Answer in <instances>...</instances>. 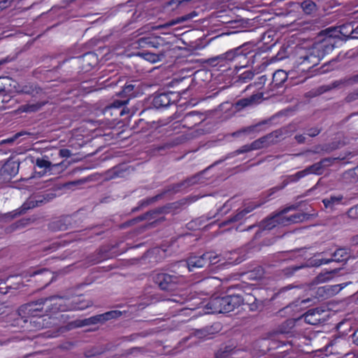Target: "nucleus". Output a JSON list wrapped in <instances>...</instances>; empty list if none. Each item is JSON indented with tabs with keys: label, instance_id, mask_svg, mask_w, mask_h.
<instances>
[{
	"label": "nucleus",
	"instance_id": "nucleus-1",
	"mask_svg": "<svg viewBox=\"0 0 358 358\" xmlns=\"http://www.w3.org/2000/svg\"><path fill=\"white\" fill-rule=\"evenodd\" d=\"M257 299L252 294L244 299L241 294L224 296H212L205 306L210 313H227L234 310L241 305L245 306L252 303Z\"/></svg>",
	"mask_w": 358,
	"mask_h": 358
},
{
	"label": "nucleus",
	"instance_id": "nucleus-2",
	"mask_svg": "<svg viewBox=\"0 0 358 358\" xmlns=\"http://www.w3.org/2000/svg\"><path fill=\"white\" fill-rule=\"evenodd\" d=\"M344 28H341V31H337L336 28H328L320 32L313 44L317 49L315 52L320 55L321 59L326 58L328 62H331L335 60L331 57L338 56L339 53L336 50V43L340 39L339 33L343 34Z\"/></svg>",
	"mask_w": 358,
	"mask_h": 358
},
{
	"label": "nucleus",
	"instance_id": "nucleus-3",
	"mask_svg": "<svg viewBox=\"0 0 358 358\" xmlns=\"http://www.w3.org/2000/svg\"><path fill=\"white\" fill-rule=\"evenodd\" d=\"M134 87L135 85L133 84L125 85L122 91L118 93V95L124 99L115 100L110 105H106L101 108H99L96 105H94V112L96 115L99 113L105 115L113 110L115 115L123 116L124 114H127L129 110L126 111L124 106L129 102L130 97L132 96Z\"/></svg>",
	"mask_w": 358,
	"mask_h": 358
},
{
	"label": "nucleus",
	"instance_id": "nucleus-4",
	"mask_svg": "<svg viewBox=\"0 0 358 358\" xmlns=\"http://www.w3.org/2000/svg\"><path fill=\"white\" fill-rule=\"evenodd\" d=\"M57 299H62V297L58 295H54L50 297L41 298L22 305L19 310L24 314L35 317L41 315V313L42 314L43 313V306H46L45 312L50 310L55 313L62 310L60 305L57 306V303H52Z\"/></svg>",
	"mask_w": 358,
	"mask_h": 358
},
{
	"label": "nucleus",
	"instance_id": "nucleus-5",
	"mask_svg": "<svg viewBox=\"0 0 358 358\" xmlns=\"http://www.w3.org/2000/svg\"><path fill=\"white\" fill-rule=\"evenodd\" d=\"M153 282L163 291L173 292L180 285V275L168 273H158L153 276Z\"/></svg>",
	"mask_w": 358,
	"mask_h": 358
},
{
	"label": "nucleus",
	"instance_id": "nucleus-6",
	"mask_svg": "<svg viewBox=\"0 0 358 358\" xmlns=\"http://www.w3.org/2000/svg\"><path fill=\"white\" fill-rule=\"evenodd\" d=\"M80 210L77 211L73 215L63 216L57 220H54L48 224V229L53 232L65 231L73 228V225L80 220Z\"/></svg>",
	"mask_w": 358,
	"mask_h": 358
},
{
	"label": "nucleus",
	"instance_id": "nucleus-7",
	"mask_svg": "<svg viewBox=\"0 0 358 358\" xmlns=\"http://www.w3.org/2000/svg\"><path fill=\"white\" fill-rule=\"evenodd\" d=\"M294 208L295 207L294 206L286 208L278 213H276L273 216L268 217L263 220L259 223L260 229L258 231L256 232L255 238H259L261 236L262 231L264 230H271L278 224L284 225L285 222H283L282 215L287 213L290 209Z\"/></svg>",
	"mask_w": 358,
	"mask_h": 358
},
{
	"label": "nucleus",
	"instance_id": "nucleus-8",
	"mask_svg": "<svg viewBox=\"0 0 358 358\" xmlns=\"http://www.w3.org/2000/svg\"><path fill=\"white\" fill-rule=\"evenodd\" d=\"M287 130L285 129H280L273 131L252 143L253 150H259L263 148H267L271 145H273L278 142L277 138L282 136Z\"/></svg>",
	"mask_w": 358,
	"mask_h": 358
},
{
	"label": "nucleus",
	"instance_id": "nucleus-9",
	"mask_svg": "<svg viewBox=\"0 0 358 358\" xmlns=\"http://www.w3.org/2000/svg\"><path fill=\"white\" fill-rule=\"evenodd\" d=\"M19 166L18 162L10 159L0 168V174L4 183L10 182L17 175Z\"/></svg>",
	"mask_w": 358,
	"mask_h": 358
},
{
	"label": "nucleus",
	"instance_id": "nucleus-10",
	"mask_svg": "<svg viewBox=\"0 0 358 358\" xmlns=\"http://www.w3.org/2000/svg\"><path fill=\"white\" fill-rule=\"evenodd\" d=\"M325 310L322 308H314L308 310L302 315L304 321L311 325H317L325 320Z\"/></svg>",
	"mask_w": 358,
	"mask_h": 358
},
{
	"label": "nucleus",
	"instance_id": "nucleus-11",
	"mask_svg": "<svg viewBox=\"0 0 358 358\" xmlns=\"http://www.w3.org/2000/svg\"><path fill=\"white\" fill-rule=\"evenodd\" d=\"M176 98L175 93L171 92L159 93L155 96L152 105L156 108H166L175 103Z\"/></svg>",
	"mask_w": 358,
	"mask_h": 358
},
{
	"label": "nucleus",
	"instance_id": "nucleus-12",
	"mask_svg": "<svg viewBox=\"0 0 358 358\" xmlns=\"http://www.w3.org/2000/svg\"><path fill=\"white\" fill-rule=\"evenodd\" d=\"M316 50L317 49L313 44L304 55L300 56L299 59L301 60V64L304 65V66L308 69H311L317 65L321 60V58L320 55L315 52Z\"/></svg>",
	"mask_w": 358,
	"mask_h": 358
},
{
	"label": "nucleus",
	"instance_id": "nucleus-13",
	"mask_svg": "<svg viewBox=\"0 0 358 358\" xmlns=\"http://www.w3.org/2000/svg\"><path fill=\"white\" fill-rule=\"evenodd\" d=\"M263 98L262 93L254 94L248 97L238 99L234 103V107L236 111H241V110L255 106L259 103Z\"/></svg>",
	"mask_w": 358,
	"mask_h": 358
},
{
	"label": "nucleus",
	"instance_id": "nucleus-14",
	"mask_svg": "<svg viewBox=\"0 0 358 358\" xmlns=\"http://www.w3.org/2000/svg\"><path fill=\"white\" fill-rule=\"evenodd\" d=\"M203 121V114L197 111H192L185 115L181 120L184 127L191 129Z\"/></svg>",
	"mask_w": 358,
	"mask_h": 358
},
{
	"label": "nucleus",
	"instance_id": "nucleus-15",
	"mask_svg": "<svg viewBox=\"0 0 358 358\" xmlns=\"http://www.w3.org/2000/svg\"><path fill=\"white\" fill-rule=\"evenodd\" d=\"M41 201H36L34 198H29L27 200L23 205L21 206V208L17 213H8L4 215L5 219L8 220H11L17 217V215H20L21 214L25 213L27 210L34 208L37 206H40Z\"/></svg>",
	"mask_w": 358,
	"mask_h": 358
},
{
	"label": "nucleus",
	"instance_id": "nucleus-16",
	"mask_svg": "<svg viewBox=\"0 0 358 358\" xmlns=\"http://www.w3.org/2000/svg\"><path fill=\"white\" fill-rule=\"evenodd\" d=\"M251 53L250 51L247 50L245 45L239 46L236 48L230 50L225 52V58L227 62H231L234 59H239L247 58L248 55Z\"/></svg>",
	"mask_w": 358,
	"mask_h": 358
},
{
	"label": "nucleus",
	"instance_id": "nucleus-17",
	"mask_svg": "<svg viewBox=\"0 0 358 358\" xmlns=\"http://www.w3.org/2000/svg\"><path fill=\"white\" fill-rule=\"evenodd\" d=\"M224 161V159L217 160V161L215 162L213 164H211L209 166H208L204 170H203V171H201L194 174V176H192L191 177L187 178L185 180H182V182H183L185 188H187L188 187L194 185L196 184H199V183L203 182V181L201 180L202 175L207 170H208V169H211L212 167H213V166H215L222 163Z\"/></svg>",
	"mask_w": 358,
	"mask_h": 358
},
{
	"label": "nucleus",
	"instance_id": "nucleus-18",
	"mask_svg": "<svg viewBox=\"0 0 358 358\" xmlns=\"http://www.w3.org/2000/svg\"><path fill=\"white\" fill-rule=\"evenodd\" d=\"M208 257L206 255L203 254L199 257L191 256L186 260V264L189 271H193L194 268H201L207 265L206 260Z\"/></svg>",
	"mask_w": 358,
	"mask_h": 358
},
{
	"label": "nucleus",
	"instance_id": "nucleus-19",
	"mask_svg": "<svg viewBox=\"0 0 358 358\" xmlns=\"http://www.w3.org/2000/svg\"><path fill=\"white\" fill-rule=\"evenodd\" d=\"M36 166L40 169H43L42 174H44L46 172H52L55 169L61 168V170L64 169V162L57 163V164H52L48 159L44 158H38L36 160Z\"/></svg>",
	"mask_w": 358,
	"mask_h": 358
},
{
	"label": "nucleus",
	"instance_id": "nucleus-20",
	"mask_svg": "<svg viewBox=\"0 0 358 358\" xmlns=\"http://www.w3.org/2000/svg\"><path fill=\"white\" fill-rule=\"evenodd\" d=\"M346 83L345 80H336L334 83H332L329 85H323L317 89L313 90L307 93V96L309 97H315L317 96H319L327 91H329L332 89L339 87L341 85H343Z\"/></svg>",
	"mask_w": 358,
	"mask_h": 358
},
{
	"label": "nucleus",
	"instance_id": "nucleus-21",
	"mask_svg": "<svg viewBox=\"0 0 358 358\" xmlns=\"http://www.w3.org/2000/svg\"><path fill=\"white\" fill-rule=\"evenodd\" d=\"M121 313L116 310L108 311L103 314L96 315L91 317V326L96 324H103L113 318L120 316Z\"/></svg>",
	"mask_w": 358,
	"mask_h": 358
},
{
	"label": "nucleus",
	"instance_id": "nucleus-22",
	"mask_svg": "<svg viewBox=\"0 0 358 358\" xmlns=\"http://www.w3.org/2000/svg\"><path fill=\"white\" fill-rule=\"evenodd\" d=\"M306 176V173L303 170L300 171L295 174L290 175L287 176L282 181V185L280 186H276L273 188H272L271 190L272 191V193L277 192L278 190H280L283 189L285 187H286L288 184L291 182H295L299 180L301 178Z\"/></svg>",
	"mask_w": 358,
	"mask_h": 358
},
{
	"label": "nucleus",
	"instance_id": "nucleus-23",
	"mask_svg": "<svg viewBox=\"0 0 358 358\" xmlns=\"http://www.w3.org/2000/svg\"><path fill=\"white\" fill-rule=\"evenodd\" d=\"M275 299H279L280 301H285V302H288L287 304L283 308L279 310V313L282 312L285 309L291 308L294 305L292 302L289 301L292 299V296L289 293H287V289L285 287L282 288L279 292L275 293L273 295L271 300Z\"/></svg>",
	"mask_w": 358,
	"mask_h": 358
},
{
	"label": "nucleus",
	"instance_id": "nucleus-24",
	"mask_svg": "<svg viewBox=\"0 0 358 358\" xmlns=\"http://www.w3.org/2000/svg\"><path fill=\"white\" fill-rule=\"evenodd\" d=\"M15 87L17 93L29 94L33 96H34L35 94H37L42 91L41 88L37 87L34 84H18L17 87Z\"/></svg>",
	"mask_w": 358,
	"mask_h": 358
},
{
	"label": "nucleus",
	"instance_id": "nucleus-25",
	"mask_svg": "<svg viewBox=\"0 0 358 358\" xmlns=\"http://www.w3.org/2000/svg\"><path fill=\"white\" fill-rule=\"evenodd\" d=\"M162 41V38L159 36L142 37L138 40V43L142 48L148 45L157 48L161 45Z\"/></svg>",
	"mask_w": 358,
	"mask_h": 358
},
{
	"label": "nucleus",
	"instance_id": "nucleus-26",
	"mask_svg": "<svg viewBox=\"0 0 358 358\" xmlns=\"http://www.w3.org/2000/svg\"><path fill=\"white\" fill-rule=\"evenodd\" d=\"M292 345L290 341L285 342L275 340H272L270 344L272 348L280 350L279 353L282 355L279 356L280 358H283L287 354V352L292 349Z\"/></svg>",
	"mask_w": 358,
	"mask_h": 358
},
{
	"label": "nucleus",
	"instance_id": "nucleus-27",
	"mask_svg": "<svg viewBox=\"0 0 358 358\" xmlns=\"http://www.w3.org/2000/svg\"><path fill=\"white\" fill-rule=\"evenodd\" d=\"M136 55L152 63H155L157 62L161 61L162 59L165 57V54L163 52L156 54L144 51L138 52Z\"/></svg>",
	"mask_w": 358,
	"mask_h": 358
},
{
	"label": "nucleus",
	"instance_id": "nucleus-28",
	"mask_svg": "<svg viewBox=\"0 0 358 358\" xmlns=\"http://www.w3.org/2000/svg\"><path fill=\"white\" fill-rule=\"evenodd\" d=\"M197 15H198L197 12L194 10V11H192L188 14H186L183 16L176 17V19H173V20H171L167 22L166 24L162 25V27H163V28L169 27L173 26L175 24L182 23V22L190 20L193 17H194Z\"/></svg>",
	"mask_w": 358,
	"mask_h": 358
},
{
	"label": "nucleus",
	"instance_id": "nucleus-29",
	"mask_svg": "<svg viewBox=\"0 0 358 358\" xmlns=\"http://www.w3.org/2000/svg\"><path fill=\"white\" fill-rule=\"evenodd\" d=\"M295 327V320L289 319L282 322L278 328L277 334L289 335L292 334V329Z\"/></svg>",
	"mask_w": 358,
	"mask_h": 358
},
{
	"label": "nucleus",
	"instance_id": "nucleus-30",
	"mask_svg": "<svg viewBox=\"0 0 358 358\" xmlns=\"http://www.w3.org/2000/svg\"><path fill=\"white\" fill-rule=\"evenodd\" d=\"M29 219H21L6 227L4 229L6 234H11L19 229L25 227L29 224Z\"/></svg>",
	"mask_w": 358,
	"mask_h": 358
},
{
	"label": "nucleus",
	"instance_id": "nucleus-31",
	"mask_svg": "<svg viewBox=\"0 0 358 358\" xmlns=\"http://www.w3.org/2000/svg\"><path fill=\"white\" fill-rule=\"evenodd\" d=\"M343 199V195L331 196L329 198H326L322 200L324 206L327 208L334 209L335 206L339 205Z\"/></svg>",
	"mask_w": 358,
	"mask_h": 358
},
{
	"label": "nucleus",
	"instance_id": "nucleus-32",
	"mask_svg": "<svg viewBox=\"0 0 358 358\" xmlns=\"http://www.w3.org/2000/svg\"><path fill=\"white\" fill-rule=\"evenodd\" d=\"M332 257L334 259V262H343L345 263L347 262L348 258L350 257V255L348 252V250L345 248H339L337 249L333 254Z\"/></svg>",
	"mask_w": 358,
	"mask_h": 358
},
{
	"label": "nucleus",
	"instance_id": "nucleus-33",
	"mask_svg": "<svg viewBox=\"0 0 358 358\" xmlns=\"http://www.w3.org/2000/svg\"><path fill=\"white\" fill-rule=\"evenodd\" d=\"M343 179L345 182H357L358 181V170L357 167H355L345 171L343 174Z\"/></svg>",
	"mask_w": 358,
	"mask_h": 358
},
{
	"label": "nucleus",
	"instance_id": "nucleus-34",
	"mask_svg": "<svg viewBox=\"0 0 358 358\" xmlns=\"http://www.w3.org/2000/svg\"><path fill=\"white\" fill-rule=\"evenodd\" d=\"M104 122L103 120H97L94 121L91 120V128L93 127H96V125L101 126ZM107 134L103 131L101 128H94V129H91V139H94L99 136H104Z\"/></svg>",
	"mask_w": 358,
	"mask_h": 358
},
{
	"label": "nucleus",
	"instance_id": "nucleus-35",
	"mask_svg": "<svg viewBox=\"0 0 358 358\" xmlns=\"http://www.w3.org/2000/svg\"><path fill=\"white\" fill-rule=\"evenodd\" d=\"M46 103L45 101L38 102L32 104H25L20 106V110L22 112L31 113L40 110Z\"/></svg>",
	"mask_w": 358,
	"mask_h": 358
},
{
	"label": "nucleus",
	"instance_id": "nucleus-36",
	"mask_svg": "<svg viewBox=\"0 0 358 358\" xmlns=\"http://www.w3.org/2000/svg\"><path fill=\"white\" fill-rule=\"evenodd\" d=\"M306 217V215L303 213H296L289 217H285L282 215L284 225H287L291 223H296L303 221Z\"/></svg>",
	"mask_w": 358,
	"mask_h": 358
},
{
	"label": "nucleus",
	"instance_id": "nucleus-37",
	"mask_svg": "<svg viewBox=\"0 0 358 358\" xmlns=\"http://www.w3.org/2000/svg\"><path fill=\"white\" fill-rule=\"evenodd\" d=\"M324 168L321 164L320 162H316L303 169L306 173V176L309 173H313L316 175H321L324 171Z\"/></svg>",
	"mask_w": 358,
	"mask_h": 358
},
{
	"label": "nucleus",
	"instance_id": "nucleus-38",
	"mask_svg": "<svg viewBox=\"0 0 358 358\" xmlns=\"http://www.w3.org/2000/svg\"><path fill=\"white\" fill-rule=\"evenodd\" d=\"M182 189H185L182 181L167 186L159 194H162L163 197L166 194L169 192L177 193Z\"/></svg>",
	"mask_w": 358,
	"mask_h": 358
},
{
	"label": "nucleus",
	"instance_id": "nucleus-39",
	"mask_svg": "<svg viewBox=\"0 0 358 358\" xmlns=\"http://www.w3.org/2000/svg\"><path fill=\"white\" fill-rule=\"evenodd\" d=\"M301 7L306 14L310 15L317 9L315 2L310 0H305L301 3Z\"/></svg>",
	"mask_w": 358,
	"mask_h": 358
},
{
	"label": "nucleus",
	"instance_id": "nucleus-40",
	"mask_svg": "<svg viewBox=\"0 0 358 358\" xmlns=\"http://www.w3.org/2000/svg\"><path fill=\"white\" fill-rule=\"evenodd\" d=\"M245 214L244 213V212L242 210L241 211H238L236 215H234V216H231L230 218L223 221L222 222H221L220 224V227H225L232 222H238L241 220H242L244 217H245Z\"/></svg>",
	"mask_w": 358,
	"mask_h": 358
},
{
	"label": "nucleus",
	"instance_id": "nucleus-41",
	"mask_svg": "<svg viewBox=\"0 0 358 358\" xmlns=\"http://www.w3.org/2000/svg\"><path fill=\"white\" fill-rule=\"evenodd\" d=\"M90 324V318L83 320H76L69 322L67 325L68 329H72L75 328L82 327Z\"/></svg>",
	"mask_w": 358,
	"mask_h": 358
},
{
	"label": "nucleus",
	"instance_id": "nucleus-42",
	"mask_svg": "<svg viewBox=\"0 0 358 358\" xmlns=\"http://www.w3.org/2000/svg\"><path fill=\"white\" fill-rule=\"evenodd\" d=\"M252 150H254L253 148L252 147V143L250 145H245L242 146L241 148L235 150L234 152L228 154L223 159L226 160L227 159L234 157L236 155L245 153Z\"/></svg>",
	"mask_w": 358,
	"mask_h": 358
},
{
	"label": "nucleus",
	"instance_id": "nucleus-43",
	"mask_svg": "<svg viewBox=\"0 0 358 358\" xmlns=\"http://www.w3.org/2000/svg\"><path fill=\"white\" fill-rule=\"evenodd\" d=\"M266 120L262 121V122H259V123H258V124H257L255 125L250 126V127L243 128L242 129H240V130L234 132L232 135L234 136H237L240 134H242V133L249 134V133L253 132V131H255L256 127H257L259 125H262V124H266Z\"/></svg>",
	"mask_w": 358,
	"mask_h": 358
},
{
	"label": "nucleus",
	"instance_id": "nucleus-44",
	"mask_svg": "<svg viewBox=\"0 0 358 358\" xmlns=\"http://www.w3.org/2000/svg\"><path fill=\"white\" fill-rule=\"evenodd\" d=\"M99 257L96 259H92L91 258V262H94V264L101 262L103 259H108L110 257V255L108 254V250L106 248H101L99 250V252L98 253Z\"/></svg>",
	"mask_w": 358,
	"mask_h": 358
},
{
	"label": "nucleus",
	"instance_id": "nucleus-45",
	"mask_svg": "<svg viewBox=\"0 0 358 358\" xmlns=\"http://www.w3.org/2000/svg\"><path fill=\"white\" fill-rule=\"evenodd\" d=\"M161 199H162V194H158L155 196L148 198L145 200L141 201L140 202V207H142V208L146 207Z\"/></svg>",
	"mask_w": 358,
	"mask_h": 358
},
{
	"label": "nucleus",
	"instance_id": "nucleus-46",
	"mask_svg": "<svg viewBox=\"0 0 358 358\" xmlns=\"http://www.w3.org/2000/svg\"><path fill=\"white\" fill-rule=\"evenodd\" d=\"M254 76H255L254 71H250V70L245 71L238 76V80H240L243 83H246L249 80H251L253 78Z\"/></svg>",
	"mask_w": 358,
	"mask_h": 358
},
{
	"label": "nucleus",
	"instance_id": "nucleus-47",
	"mask_svg": "<svg viewBox=\"0 0 358 358\" xmlns=\"http://www.w3.org/2000/svg\"><path fill=\"white\" fill-rule=\"evenodd\" d=\"M341 145V142L339 141H334L329 144H326L323 145L322 150L326 152H331L335 150H337L340 148V145Z\"/></svg>",
	"mask_w": 358,
	"mask_h": 358
},
{
	"label": "nucleus",
	"instance_id": "nucleus-48",
	"mask_svg": "<svg viewBox=\"0 0 358 358\" xmlns=\"http://www.w3.org/2000/svg\"><path fill=\"white\" fill-rule=\"evenodd\" d=\"M306 266L301 265V266H294L290 267H287L282 270V273L285 275L287 277H289L294 274V273L302 268H304Z\"/></svg>",
	"mask_w": 358,
	"mask_h": 358
},
{
	"label": "nucleus",
	"instance_id": "nucleus-49",
	"mask_svg": "<svg viewBox=\"0 0 358 358\" xmlns=\"http://www.w3.org/2000/svg\"><path fill=\"white\" fill-rule=\"evenodd\" d=\"M263 307L262 302L261 301H256L252 303H250L245 306V308H248L251 312L258 311L262 309Z\"/></svg>",
	"mask_w": 358,
	"mask_h": 358
},
{
	"label": "nucleus",
	"instance_id": "nucleus-50",
	"mask_svg": "<svg viewBox=\"0 0 358 358\" xmlns=\"http://www.w3.org/2000/svg\"><path fill=\"white\" fill-rule=\"evenodd\" d=\"M340 270V268H334V269H332L330 271H327L325 273L322 274V273H320L318 276H317V278L319 279V280L320 281H325L327 280H329L331 278L332 275L334 273H337L338 271Z\"/></svg>",
	"mask_w": 358,
	"mask_h": 358
},
{
	"label": "nucleus",
	"instance_id": "nucleus-51",
	"mask_svg": "<svg viewBox=\"0 0 358 358\" xmlns=\"http://www.w3.org/2000/svg\"><path fill=\"white\" fill-rule=\"evenodd\" d=\"M341 159H344V157H342V158H341V157H334V158L326 157V158L322 159L320 162L321 164L322 165L323 168L324 169L325 167L329 166L336 160H341Z\"/></svg>",
	"mask_w": 358,
	"mask_h": 358
},
{
	"label": "nucleus",
	"instance_id": "nucleus-52",
	"mask_svg": "<svg viewBox=\"0 0 358 358\" xmlns=\"http://www.w3.org/2000/svg\"><path fill=\"white\" fill-rule=\"evenodd\" d=\"M343 27H345L343 29V34L339 33V38L340 39L338 40V42H339L340 41H347L348 38H355V36H351V34L354 32L353 30L349 34H347V31H345V29L347 28V25H343V26L340 27V29L338 31H341V28H343Z\"/></svg>",
	"mask_w": 358,
	"mask_h": 358
},
{
	"label": "nucleus",
	"instance_id": "nucleus-53",
	"mask_svg": "<svg viewBox=\"0 0 358 358\" xmlns=\"http://www.w3.org/2000/svg\"><path fill=\"white\" fill-rule=\"evenodd\" d=\"M106 13V12L91 13V24L99 20L104 21L106 18L104 17Z\"/></svg>",
	"mask_w": 358,
	"mask_h": 358
},
{
	"label": "nucleus",
	"instance_id": "nucleus-54",
	"mask_svg": "<svg viewBox=\"0 0 358 358\" xmlns=\"http://www.w3.org/2000/svg\"><path fill=\"white\" fill-rule=\"evenodd\" d=\"M59 244L57 243H53L48 246H44L41 248V251L46 254H50L57 250L59 248Z\"/></svg>",
	"mask_w": 358,
	"mask_h": 358
},
{
	"label": "nucleus",
	"instance_id": "nucleus-55",
	"mask_svg": "<svg viewBox=\"0 0 358 358\" xmlns=\"http://www.w3.org/2000/svg\"><path fill=\"white\" fill-rule=\"evenodd\" d=\"M204 255H206L208 257L207 258L206 257V260L208 265L215 264L216 263L218 262V260H217L218 256L214 255L213 252H206V253H204Z\"/></svg>",
	"mask_w": 358,
	"mask_h": 358
},
{
	"label": "nucleus",
	"instance_id": "nucleus-56",
	"mask_svg": "<svg viewBox=\"0 0 358 358\" xmlns=\"http://www.w3.org/2000/svg\"><path fill=\"white\" fill-rule=\"evenodd\" d=\"M281 76H283V78L281 79V80L279 83H275V85H281L282 83H283L285 81V80L287 79V76L285 74L283 71H276L273 74V82H277L278 77H281Z\"/></svg>",
	"mask_w": 358,
	"mask_h": 358
},
{
	"label": "nucleus",
	"instance_id": "nucleus-57",
	"mask_svg": "<svg viewBox=\"0 0 358 358\" xmlns=\"http://www.w3.org/2000/svg\"><path fill=\"white\" fill-rule=\"evenodd\" d=\"M347 215L353 220L358 219V204L350 208L347 212Z\"/></svg>",
	"mask_w": 358,
	"mask_h": 358
},
{
	"label": "nucleus",
	"instance_id": "nucleus-58",
	"mask_svg": "<svg viewBox=\"0 0 358 358\" xmlns=\"http://www.w3.org/2000/svg\"><path fill=\"white\" fill-rule=\"evenodd\" d=\"M26 134H27L26 132H23V131L18 132V133L15 134V135H13L12 137L8 138H6L5 140H3L1 141V143H13L20 136H23V135H24Z\"/></svg>",
	"mask_w": 358,
	"mask_h": 358
},
{
	"label": "nucleus",
	"instance_id": "nucleus-59",
	"mask_svg": "<svg viewBox=\"0 0 358 358\" xmlns=\"http://www.w3.org/2000/svg\"><path fill=\"white\" fill-rule=\"evenodd\" d=\"M88 180V178H84L79 180H75L71 182H69L66 184V187H71V186H76V185H80L84 183H86Z\"/></svg>",
	"mask_w": 358,
	"mask_h": 358
},
{
	"label": "nucleus",
	"instance_id": "nucleus-60",
	"mask_svg": "<svg viewBox=\"0 0 358 358\" xmlns=\"http://www.w3.org/2000/svg\"><path fill=\"white\" fill-rule=\"evenodd\" d=\"M187 202H188V199H184L180 201H178L171 203V207H172L173 211H174L177 209H179L181 206L187 203Z\"/></svg>",
	"mask_w": 358,
	"mask_h": 358
},
{
	"label": "nucleus",
	"instance_id": "nucleus-61",
	"mask_svg": "<svg viewBox=\"0 0 358 358\" xmlns=\"http://www.w3.org/2000/svg\"><path fill=\"white\" fill-rule=\"evenodd\" d=\"M147 350L145 348H142V347H134V348H131L129 350H127L126 351V355H131V354H133V353H135V352H138V353H144V352H146Z\"/></svg>",
	"mask_w": 358,
	"mask_h": 358
},
{
	"label": "nucleus",
	"instance_id": "nucleus-62",
	"mask_svg": "<svg viewBox=\"0 0 358 358\" xmlns=\"http://www.w3.org/2000/svg\"><path fill=\"white\" fill-rule=\"evenodd\" d=\"M229 350H227V348L224 350H220L215 354V358H228L229 357Z\"/></svg>",
	"mask_w": 358,
	"mask_h": 358
},
{
	"label": "nucleus",
	"instance_id": "nucleus-63",
	"mask_svg": "<svg viewBox=\"0 0 358 358\" xmlns=\"http://www.w3.org/2000/svg\"><path fill=\"white\" fill-rule=\"evenodd\" d=\"M171 203H167L166 205H165L164 206L159 207L158 211H159L160 214L169 213L173 212V209H172V207H171Z\"/></svg>",
	"mask_w": 358,
	"mask_h": 358
},
{
	"label": "nucleus",
	"instance_id": "nucleus-64",
	"mask_svg": "<svg viewBox=\"0 0 358 358\" xmlns=\"http://www.w3.org/2000/svg\"><path fill=\"white\" fill-rule=\"evenodd\" d=\"M59 155L61 157L68 158L72 155L71 151L67 148L60 149L59 151Z\"/></svg>",
	"mask_w": 358,
	"mask_h": 358
}]
</instances>
